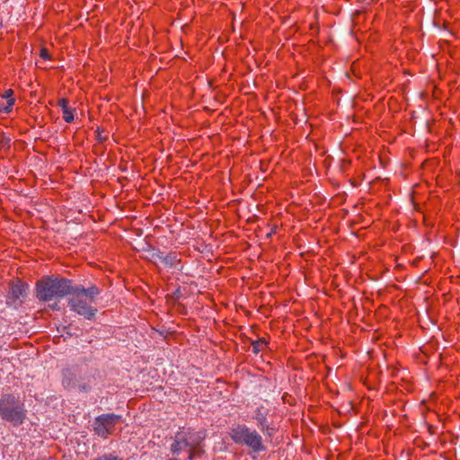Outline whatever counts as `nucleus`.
<instances>
[{
	"label": "nucleus",
	"mask_w": 460,
	"mask_h": 460,
	"mask_svg": "<svg viewBox=\"0 0 460 460\" xmlns=\"http://www.w3.org/2000/svg\"><path fill=\"white\" fill-rule=\"evenodd\" d=\"M230 437L236 444L245 445L253 452H261L265 449L261 436L256 430H252L244 425L232 429Z\"/></svg>",
	"instance_id": "obj_5"
},
{
	"label": "nucleus",
	"mask_w": 460,
	"mask_h": 460,
	"mask_svg": "<svg viewBox=\"0 0 460 460\" xmlns=\"http://www.w3.org/2000/svg\"><path fill=\"white\" fill-rule=\"evenodd\" d=\"M14 102V99H11L10 101H0V112L5 114L10 113L13 111Z\"/></svg>",
	"instance_id": "obj_8"
},
{
	"label": "nucleus",
	"mask_w": 460,
	"mask_h": 460,
	"mask_svg": "<svg viewBox=\"0 0 460 460\" xmlns=\"http://www.w3.org/2000/svg\"><path fill=\"white\" fill-rule=\"evenodd\" d=\"M0 416L14 426L23 423L26 418L24 405L13 394H4L0 400Z\"/></svg>",
	"instance_id": "obj_4"
},
{
	"label": "nucleus",
	"mask_w": 460,
	"mask_h": 460,
	"mask_svg": "<svg viewBox=\"0 0 460 460\" xmlns=\"http://www.w3.org/2000/svg\"><path fill=\"white\" fill-rule=\"evenodd\" d=\"M95 460H121L118 456H112V455H103Z\"/></svg>",
	"instance_id": "obj_13"
},
{
	"label": "nucleus",
	"mask_w": 460,
	"mask_h": 460,
	"mask_svg": "<svg viewBox=\"0 0 460 460\" xmlns=\"http://www.w3.org/2000/svg\"><path fill=\"white\" fill-rule=\"evenodd\" d=\"M2 98L5 99L7 101H10L11 99H14L13 98V91L12 89L5 90L4 93L2 94Z\"/></svg>",
	"instance_id": "obj_12"
},
{
	"label": "nucleus",
	"mask_w": 460,
	"mask_h": 460,
	"mask_svg": "<svg viewBox=\"0 0 460 460\" xmlns=\"http://www.w3.org/2000/svg\"><path fill=\"white\" fill-rule=\"evenodd\" d=\"M74 109L68 107L62 111L63 114V119L67 122L71 123L74 120Z\"/></svg>",
	"instance_id": "obj_9"
},
{
	"label": "nucleus",
	"mask_w": 460,
	"mask_h": 460,
	"mask_svg": "<svg viewBox=\"0 0 460 460\" xmlns=\"http://www.w3.org/2000/svg\"><path fill=\"white\" fill-rule=\"evenodd\" d=\"M40 56L41 58L46 59V60L50 58L49 51L46 48H42L40 49Z\"/></svg>",
	"instance_id": "obj_14"
},
{
	"label": "nucleus",
	"mask_w": 460,
	"mask_h": 460,
	"mask_svg": "<svg viewBox=\"0 0 460 460\" xmlns=\"http://www.w3.org/2000/svg\"><path fill=\"white\" fill-rule=\"evenodd\" d=\"M204 438L205 434L201 431L183 429L176 433L171 450L173 454H179L182 450H188L189 460H193L199 455V445Z\"/></svg>",
	"instance_id": "obj_3"
},
{
	"label": "nucleus",
	"mask_w": 460,
	"mask_h": 460,
	"mask_svg": "<svg viewBox=\"0 0 460 460\" xmlns=\"http://www.w3.org/2000/svg\"><path fill=\"white\" fill-rule=\"evenodd\" d=\"M2 26V20L0 19V27Z\"/></svg>",
	"instance_id": "obj_16"
},
{
	"label": "nucleus",
	"mask_w": 460,
	"mask_h": 460,
	"mask_svg": "<svg viewBox=\"0 0 460 460\" xmlns=\"http://www.w3.org/2000/svg\"><path fill=\"white\" fill-rule=\"evenodd\" d=\"M58 106L61 108L62 111L68 108V101L65 98L58 100Z\"/></svg>",
	"instance_id": "obj_15"
},
{
	"label": "nucleus",
	"mask_w": 460,
	"mask_h": 460,
	"mask_svg": "<svg viewBox=\"0 0 460 460\" xmlns=\"http://www.w3.org/2000/svg\"><path fill=\"white\" fill-rule=\"evenodd\" d=\"M120 420V415L113 413L100 415L95 418L93 431L99 437L107 438L113 432L115 425Z\"/></svg>",
	"instance_id": "obj_6"
},
{
	"label": "nucleus",
	"mask_w": 460,
	"mask_h": 460,
	"mask_svg": "<svg viewBox=\"0 0 460 460\" xmlns=\"http://www.w3.org/2000/svg\"><path fill=\"white\" fill-rule=\"evenodd\" d=\"M72 287L66 279L44 277L36 284V296L40 300L49 302L69 295Z\"/></svg>",
	"instance_id": "obj_2"
},
{
	"label": "nucleus",
	"mask_w": 460,
	"mask_h": 460,
	"mask_svg": "<svg viewBox=\"0 0 460 460\" xmlns=\"http://www.w3.org/2000/svg\"><path fill=\"white\" fill-rule=\"evenodd\" d=\"M22 292H23V288L22 286L14 285L12 287V295L15 298H18L21 296H22Z\"/></svg>",
	"instance_id": "obj_10"
},
{
	"label": "nucleus",
	"mask_w": 460,
	"mask_h": 460,
	"mask_svg": "<svg viewBox=\"0 0 460 460\" xmlns=\"http://www.w3.org/2000/svg\"><path fill=\"white\" fill-rule=\"evenodd\" d=\"M99 294V288L94 286L88 288H84L81 286L72 287L68 305L72 311L84 316L86 319H92L97 310L91 305L93 303L95 296Z\"/></svg>",
	"instance_id": "obj_1"
},
{
	"label": "nucleus",
	"mask_w": 460,
	"mask_h": 460,
	"mask_svg": "<svg viewBox=\"0 0 460 460\" xmlns=\"http://www.w3.org/2000/svg\"><path fill=\"white\" fill-rule=\"evenodd\" d=\"M267 415H268V410L263 406L258 407L255 411L254 419L257 421L258 427L263 432L270 430V428L267 424Z\"/></svg>",
	"instance_id": "obj_7"
},
{
	"label": "nucleus",
	"mask_w": 460,
	"mask_h": 460,
	"mask_svg": "<svg viewBox=\"0 0 460 460\" xmlns=\"http://www.w3.org/2000/svg\"><path fill=\"white\" fill-rule=\"evenodd\" d=\"M265 345H266V342L264 340H259L252 343V349L255 353H258L259 351L261 350V347L265 346Z\"/></svg>",
	"instance_id": "obj_11"
}]
</instances>
